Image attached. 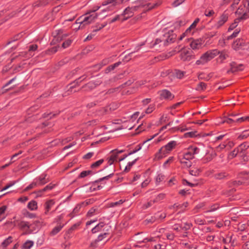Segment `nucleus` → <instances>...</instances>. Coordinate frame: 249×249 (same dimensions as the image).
Segmentation results:
<instances>
[{"instance_id":"nucleus-1","label":"nucleus","mask_w":249,"mask_h":249,"mask_svg":"<svg viewBox=\"0 0 249 249\" xmlns=\"http://www.w3.org/2000/svg\"><path fill=\"white\" fill-rule=\"evenodd\" d=\"M177 145V141H170L166 144L162 146L159 150L158 152L155 154L154 160H159L166 157L176 147Z\"/></svg>"},{"instance_id":"nucleus-2","label":"nucleus","mask_w":249,"mask_h":249,"mask_svg":"<svg viewBox=\"0 0 249 249\" xmlns=\"http://www.w3.org/2000/svg\"><path fill=\"white\" fill-rule=\"evenodd\" d=\"M11 223L14 226H17L20 230L25 231L28 234L36 232V230L34 229L33 225L28 222L18 219L11 221Z\"/></svg>"},{"instance_id":"nucleus-3","label":"nucleus","mask_w":249,"mask_h":249,"mask_svg":"<svg viewBox=\"0 0 249 249\" xmlns=\"http://www.w3.org/2000/svg\"><path fill=\"white\" fill-rule=\"evenodd\" d=\"M98 16V14L97 13L89 14L88 11L85 15L78 18L75 23L80 24L78 28H80V27L82 28V25L85 26L93 22L97 18Z\"/></svg>"},{"instance_id":"nucleus-4","label":"nucleus","mask_w":249,"mask_h":249,"mask_svg":"<svg viewBox=\"0 0 249 249\" xmlns=\"http://www.w3.org/2000/svg\"><path fill=\"white\" fill-rule=\"evenodd\" d=\"M129 0H105L102 2V6H107L102 9L101 12H108L114 10L116 7Z\"/></svg>"},{"instance_id":"nucleus-5","label":"nucleus","mask_w":249,"mask_h":249,"mask_svg":"<svg viewBox=\"0 0 249 249\" xmlns=\"http://www.w3.org/2000/svg\"><path fill=\"white\" fill-rule=\"evenodd\" d=\"M218 53L216 50H210L206 52L200 57L199 60L196 61V64H205L216 56L218 54Z\"/></svg>"},{"instance_id":"nucleus-6","label":"nucleus","mask_w":249,"mask_h":249,"mask_svg":"<svg viewBox=\"0 0 249 249\" xmlns=\"http://www.w3.org/2000/svg\"><path fill=\"white\" fill-rule=\"evenodd\" d=\"M113 175L114 174L111 173L94 181L89 187L90 191L93 192L102 189L106 183L105 181L112 178Z\"/></svg>"},{"instance_id":"nucleus-7","label":"nucleus","mask_w":249,"mask_h":249,"mask_svg":"<svg viewBox=\"0 0 249 249\" xmlns=\"http://www.w3.org/2000/svg\"><path fill=\"white\" fill-rule=\"evenodd\" d=\"M150 0H138L136 2V5L134 7H137V10L142 7H144L146 10H151L155 7L160 5L161 4L160 1L152 4L148 2Z\"/></svg>"},{"instance_id":"nucleus-8","label":"nucleus","mask_w":249,"mask_h":249,"mask_svg":"<svg viewBox=\"0 0 249 249\" xmlns=\"http://www.w3.org/2000/svg\"><path fill=\"white\" fill-rule=\"evenodd\" d=\"M124 151L123 150H118L117 149L112 150L107 159L108 165H111L114 162L119 161L118 156Z\"/></svg>"},{"instance_id":"nucleus-9","label":"nucleus","mask_w":249,"mask_h":249,"mask_svg":"<svg viewBox=\"0 0 249 249\" xmlns=\"http://www.w3.org/2000/svg\"><path fill=\"white\" fill-rule=\"evenodd\" d=\"M191 40L190 43V46L193 50H199L201 49L205 42V39L203 37H201L197 39L191 38Z\"/></svg>"},{"instance_id":"nucleus-10","label":"nucleus","mask_w":249,"mask_h":249,"mask_svg":"<svg viewBox=\"0 0 249 249\" xmlns=\"http://www.w3.org/2000/svg\"><path fill=\"white\" fill-rule=\"evenodd\" d=\"M99 221L100 222L92 229L91 232L92 233H95L100 231L103 228H104L103 230L106 231H108L110 229V226L106 225V224L103 221L102 218H100Z\"/></svg>"},{"instance_id":"nucleus-11","label":"nucleus","mask_w":249,"mask_h":249,"mask_svg":"<svg viewBox=\"0 0 249 249\" xmlns=\"http://www.w3.org/2000/svg\"><path fill=\"white\" fill-rule=\"evenodd\" d=\"M136 11H137V7H128L125 8V10L123 11V13L121 14L122 17V21H125L130 17H132L134 12Z\"/></svg>"},{"instance_id":"nucleus-12","label":"nucleus","mask_w":249,"mask_h":249,"mask_svg":"<svg viewBox=\"0 0 249 249\" xmlns=\"http://www.w3.org/2000/svg\"><path fill=\"white\" fill-rule=\"evenodd\" d=\"M236 148L238 150L240 156L243 157V159L244 161L248 160V157L245 152L249 148L248 143L246 142H244L240 144Z\"/></svg>"},{"instance_id":"nucleus-13","label":"nucleus","mask_w":249,"mask_h":249,"mask_svg":"<svg viewBox=\"0 0 249 249\" xmlns=\"http://www.w3.org/2000/svg\"><path fill=\"white\" fill-rule=\"evenodd\" d=\"M176 36L173 34V30H169L167 31V30H164V34L163 36V40L164 42L167 43L173 42L176 39Z\"/></svg>"},{"instance_id":"nucleus-14","label":"nucleus","mask_w":249,"mask_h":249,"mask_svg":"<svg viewBox=\"0 0 249 249\" xmlns=\"http://www.w3.org/2000/svg\"><path fill=\"white\" fill-rule=\"evenodd\" d=\"M160 98L162 100H171L174 98V95L171 92L167 90L163 89L159 92Z\"/></svg>"},{"instance_id":"nucleus-15","label":"nucleus","mask_w":249,"mask_h":249,"mask_svg":"<svg viewBox=\"0 0 249 249\" xmlns=\"http://www.w3.org/2000/svg\"><path fill=\"white\" fill-rule=\"evenodd\" d=\"M228 15L225 13H223L219 17L218 20L215 24L214 27L218 29L223 26L228 20Z\"/></svg>"},{"instance_id":"nucleus-16","label":"nucleus","mask_w":249,"mask_h":249,"mask_svg":"<svg viewBox=\"0 0 249 249\" xmlns=\"http://www.w3.org/2000/svg\"><path fill=\"white\" fill-rule=\"evenodd\" d=\"M38 186H42L49 181V179L46 174H42L35 179Z\"/></svg>"},{"instance_id":"nucleus-17","label":"nucleus","mask_w":249,"mask_h":249,"mask_svg":"<svg viewBox=\"0 0 249 249\" xmlns=\"http://www.w3.org/2000/svg\"><path fill=\"white\" fill-rule=\"evenodd\" d=\"M231 69L228 71V72L230 71L234 72L238 71H243L244 69V66L242 64H237L234 62H232L230 64Z\"/></svg>"},{"instance_id":"nucleus-18","label":"nucleus","mask_w":249,"mask_h":249,"mask_svg":"<svg viewBox=\"0 0 249 249\" xmlns=\"http://www.w3.org/2000/svg\"><path fill=\"white\" fill-rule=\"evenodd\" d=\"M101 83V81H98L96 82L91 81L90 82H89L88 84H86L82 88H85V90L89 91L95 88L97 86L99 85Z\"/></svg>"},{"instance_id":"nucleus-19","label":"nucleus","mask_w":249,"mask_h":249,"mask_svg":"<svg viewBox=\"0 0 249 249\" xmlns=\"http://www.w3.org/2000/svg\"><path fill=\"white\" fill-rule=\"evenodd\" d=\"M222 243L225 244V246L229 247L233 246L234 243V240H232V235H227L225 237L222 238Z\"/></svg>"},{"instance_id":"nucleus-20","label":"nucleus","mask_w":249,"mask_h":249,"mask_svg":"<svg viewBox=\"0 0 249 249\" xmlns=\"http://www.w3.org/2000/svg\"><path fill=\"white\" fill-rule=\"evenodd\" d=\"M216 155V151H213V149H212L211 152H209L206 154V156L203 159V161L204 163L208 162L215 158Z\"/></svg>"},{"instance_id":"nucleus-21","label":"nucleus","mask_w":249,"mask_h":249,"mask_svg":"<svg viewBox=\"0 0 249 249\" xmlns=\"http://www.w3.org/2000/svg\"><path fill=\"white\" fill-rule=\"evenodd\" d=\"M244 43V39L238 38L232 44V48L236 50L239 51L241 50L242 44Z\"/></svg>"},{"instance_id":"nucleus-22","label":"nucleus","mask_w":249,"mask_h":249,"mask_svg":"<svg viewBox=\"0 0 249 249\" xmlns=\"http://www.w3.org/2000/svg\"><path fill=\"white\" fill-rule=\"evenodd\" d=\"M64 226V225L63 224L59 223V225H58L53 229L50 233V235L51 236H54L56 235L62 230Z\"/></svg>"},{"instance_id":"nucleus-23","label":"nucleus","mask_w":249,"mask_h":249,"mask_svg":"<svg viewBox=\"0 0 249 249\" xmlns=\"http://www.w3.org/2000/svg\"><path fill=\"white\" fill-rule=\"evenodd\" d=\"M16 79H17V76H15V77H14L13 78H12V79L9 80L7 83H6L3 86L2 88L1 89V90H0V92L2 94H3V93H5L6 92L8 91V90L13 89V88H10L8 89H5V88L6 87H7L8 86H9V85H10L11 84H12L14 81H15L16 80Z\"/></svg>"},{"instance_id":"nucleus-24","label":"nucleus","mask_w":249,"mask_h":249,"mask_svg":"<svg viewBox=\"0 0 249 249\" xmlns=\"http://www.w3.org/2000/svg\"><path fill=\"white\" fill-rule=\"evenodd\" d=\"M180 58L184 61H190L192 58V56L190 55L188 51H182L180 53Z\"/></svg>"},{"instance_id":"nucleus-25","label":"nucleus","mask_w":249,"mask_h":249,"mask_svg":"<svg viewBox=\"0 0 249 249\" xmlns=\"http://www.w3.org/2000/svg\"><path fill=\"white\" fill-rule=\"evenodd\" d=\"M82 206L80 203L77 204L75 208L73 209L72 212L70 213V216L71 217H73L75 216L78 215L80 212V209Z\"/></svg>"},{"instance_id":"nucleus-26","label":"nucleus","mask_w":249,"mask_h":249,"mask_svg":"<svg viewBox=\"0 0 249 249\" xmlns=\"http://www.w3.org/2000/svg\"><path fill=\"white\" fill-rule=\"evenodd\" d=\"M188 203L187 202H185L183 203L182 204H175L172 207L176 209V210L180 209L181 211H184L185 208L188 207Z\"/></svg>"},{"instance_id":"nucleus-27","label":"nucleus","mask_w":249,"mask_h":249,"mask_svg":"<svg viewBox=\"0 0 249 249\" xmlns=\"http://www.w3.org/2000/svg\"><path fill=\"white\" fill-rule=\"evenodd\" d=\"M180 162L182 167L188 168L192 166V162L190 160H185L184 159H180Z\"/></svg>"},{"instance_id":"nucleus-28","label":"nucleus","mask_w":249,"mask_h":249,"mask_svg":"<svg viewBox=\"0 0 249 249\" xmlns=\"http://www.w3.org/2000/svg\"><path fill=\"white\" fill-rule=\"evenodd\" d=\"M54 204V201L53 200H49L45 204V214H47L51 210L52 206Z\"/></svg>"},{"instance_id":"nucleus-29","label":"nucleus","mask_w":249,"mask_h":249,"mask_svg":"<svg viewBox=\"0 0 249 249\" xmlns=\"http://www.w3.org/2000/svg\"><path fill=\"white\" fill-rule=\"evenodd\" d=\"M194 158V156L193 155V153H191L189 149H188V150L183 154L182 157L180 159H184L185 160H191L193 159Z\"/></svg>"},{"instance_id":"nucleus-30","label":"nucleus","mask_w":249,"mask_h":249,"mask_svg":"<svg viewBox=\"0 0 249 249\" xmlns=\"http://www.w3.org/2000/svg\"><path fill=\"white\" fill-rule=\"evenodd\" d=\"M238 155L240 156L239 152L238 150L236 147L231 152L228 154L227 158L228 160H231Z\"/></svg>"},{"instance_id":"nucleus-31","label":"nucleus","mask_w":249,"mask_h":249,"mask_svg":"<svg viewBox=\"0 0 249 249\" xmlns=\"http://www.w3.org/2000/svg\"><path fill=\"white\" fill-rule=\"evenodd\" d=\"M228 176V174L225 172L218 173L214 175V178L216 179H222L227 178Z\"/></svg>"},{"instance_id":"nucleus-32","label":"nucleus","mask_w":249,"mask_h":249,"mask_svg":"<svg viewBox=\"0 0 249 249\" xmlns=\"http://www.w3.org/2000/svg\"><path fill=\"white\" fill-rule=\"evenodd\" d=\"M121 62H117L113 65H110L108 67H107L106 69L105 70V72L106 73H107L111 71H113L114 70L116 67H118L120 64Z\"/></svg>"},{"instance_id":"nucleus-33","label":"nucleus","mask_w":249,"mask_h":249,"mask_svg":"<svg viewBox=\"0 0 249 249\" xmlns=\"http://www.w3.org/2000/svg\"><path fill=\"white\" fill-rule=\"evenodd\" d=\"M240 50L243 51L244 53L249 54V42H246L244 40V43L242 44Z\"/></svg>"},{"instance_id":"nucleus-34","label":"nucleus","mask_w":249,"mask_h":249,"mask_svg":"<svg viewBox=\"0 0 249 249\" xmlns=\"http://www.w3.org/2000/svg\"><path fill=\"white\" fill-rule=\"evenodd\" d=\"M27 207L31 211L36 210L37 208V202L34 200L29 202L28 204Z\"/></svg>"},{"instance_id":"nucleus-35","label":"nucleus","mask_w":249,"mask_h":249,"mask_svg":"<svg viewBox=\"0 0 249 249\" xmlns=\"http://www.w3.org/2000/svg\"><path fill=\"white\" fill-rule=\"evenodd\" d=\"M98 211V208L97 207H93L91 208L87 213V216L88 217H91L94 215L99 213V212L97 213Z\"/></svg>"},{"instance_id":"nucleus-36","label":"nucleus","mask_w":249,"mask_h":249,"mask_svg":"<svg viewBox=\"0 0 249 249\" xmlns=\"http://www.w3.org/2000/svg\"><path fill=\"white\" fill-rule=\"evenodd\" d=\"M207 88V85L204 82L199 83L196 86V89L198 91L205 90Z\"/></svg>"},{"instance_id":"nucleus-37","label":"nucleus","mask_w":249,"mask_h":249,"mask_svg":"<svg viewBox=\"0 0 249 249\" xmlns=\"http://www.w3.org/2000/svg\"><path fill=\"white\" fill-rule=\"evenodd\" d=\"M138 158L135 159L132 161L128 162L127 165L125 166L124 171L127 172L129 171L132 167L135 164L136 161L138 160Z\"/></svg>"},{"instance_id":"nucleus-38","label":"nucleus","mask_w":249,"mask_h":249,"mask_svg":"<svg viewBox=\"0 0 249 249\" xmlns=\"http://www.w3.org/2000/svg\"><path fill=\"white\" fill-rule=\"evenodd\" d=\"M12 241L13 237L12 236H9L2 242L1 245L6 249L7 247L12 242Z\"/></svg>"},{"instance_id":"nucleus-39","label":"nucleus","mask_w":249,"mask_h":249,"mask_svg":"<svg viewBox=\"0 0 249 249\" xmlns=\"http://www.w3.org/2000/svg\"><path fill=\"white\" fill-rule=\"evenodd\" d=\"M226 145L225 144L224 142L221 143L220 144H219L218 146H217L214 150L213 149V151H216V152H220L222 151L224 149L226 148Z\"/></svg>"},{"instance_id":"nucleus-40","label":"nucleus","mask_w":249,"mask_h":249,"mask_svg":"<svg viewBox=\"0 0 249 249\" xmlns=\"http://www.w3.org/2000/svg\"><path fill=\"white\" fill-rule=\"evenodd\" d=\"M104 161V159H100L91 164L90 167L92 169H96L99 167Z\"/></svg>"},{"instance_id":"nucleus-41","label":"nucleus","mask_w":249,"mask_h":249,"mask_svg":"<svg viewBox=\"0 0 249 249\" xmlns=\"http://www.w3.org/2000/svg\"><path fill=\"white\" fill-rule=\"evenodd\" d=\"M33 241L31 240H28L23 244L22 246V248L24 249H30L33 246Z\"/></svg>"},{"instance_id":"nucleus-42","label":"nucleus","mask_w":249,"mask_h":249,"mask_svg":"<svg viewBox=\"0 0 249 249\" xmlns=\"http://www.w3.org/2000/svg\"><path fill=\"white\" fill-rule=\"evenodd\" d=\"M122 19V17L121 14V15H117L115 16V17L112 18H109L108 19V23L109 24H111L112 23H113L117 20H121Z\"/></svg>"},{"instance_id":"nucleus-43","label":"nucleus","mask_w":249,"mask_h":249,"mask_svg":"<svg viewBox=\"0 0 249 249\" xmlns=\"http://www.w3.org/2000/svg\"><path fill=\"white\" fill-rule=\"evenodd\" d=\"M249 136V133L248 131H243L237 137V139L239 140H242L246 139Z\"/></svg>"},{"instance_id":"nucleus-44","label":"nucleus","mask_w":249,"mask_h":249,"mask_svg":"<svg viewBox=\"0 0 249 249\" xmlns=\"http://www.w3.org/2000/svg\"><path fill=\"white\" fill-rule=\"evenodd\" d=\"M49 0H40L34 4V6H42L46 5L48 3Z\"/></svg>"},{"instance_id":"nucleus-45","label":"nucleus","mask_w":249,"mask_h":249,"mask_svg":"<svg viewBox=\"0 0 249 249\" xmlns=\"http://www.w3.org/2000/svg\"><path fill=\"white\" fill-rule=\"evenodd\" d=\"M94 202L93 199H86L83 202L80 203V204L82 207H86L89 205L91 204Z\"/></svg>"},{"instance_id":"nucleus-46","label":"nucleus","mask_w":249,"mask_h":249,"mask_svg":"<svg viewBox=\"0 0 249 249\" xmlns=\"http://www.w3.org/2000/svg\"><path fill=\"white\" fill-rule=\"evenodd\" d=\"M107 22H105L101 25L98 24L95 27V29H94L93 30V33H96L97 32L99 31L104 27H105L106 26H107Z\"/></svg>"},{"instance_id":"nucleus-47","label":"nucleus","mask_w":249,"mask_h":249,"mask_svg":"<svg viewBox=\"0 0 249 249\" xmlns=\"http://www.w3.org/2000/svg\"><path fill=\"white\" fill-rule=\"evenodd\" d=\"M240 31V29H235V30L233 32V33L231 36H229L227 37V39L230 40L232 39L233 38L236 37L238 36V34L239 33Z\"/></svg>"},{"instance_id":"nucleus-48","label":"nucleus","mask_w":249,"mask_h":249,"mask_svg":"<svg viewBox=\"0 0 249 249\" xmlns=\"http://www.w3.org/2000/svg\"><path fill=\"white\" fill-rule=\"evenodd\" d=\"M164 179V176L161 174H158L156 177V182L157 184H159Z\"/></svg>"},{"instance_id":"nucleus-49","label":"nucleus","mask_w":249,"mask_h":249,"mask_svg":"<svg viewBox=\"0 0 249 249\" xmlns=\"http://www.w3.org/2000/svg\"><path fill=\"white\" fill-rule=\"evenodd\" d=\"M188 149L191 153H193L194 156L195 154H197L199 152V149L196 146H190Z\"/></svg>"},{"instance_id":"nucleus-50","label":"nucleus","mask_w":249,"mask_h":249,"mask_svg":"<svg viewBox=\"0 0 249 249\" xmlns=\"http://www.w3.org/2000/svg\"><path fill=\"white\" fill-rule=\"evenodd\" d=\"M92 173V171L90 170L88 171H82L80 175H79V178H84L88 175L91 174Z\"/></svg>"},{"instance_id":"nucleus-51","label":"nucleus","mask_w":249,"mask_h":249,"mask_svg":"<svg viewBox=\"0 0 249 249\" xmlns=\"http://www.w3.org/2000/svg\"><path fill=\"white\" fill-rule=\"evenodd\" d=\"M195 222L197 225H203L205 224V220L200 217H196Z\"/></svg>"},{"instance_id":"nucleus-52","label":"nucleus","mask_w":249,"mask_h":249,"mask_svg":"<svg viewBox=\"0 0 249 249\" xmlns=\"http://www.w3.org/2000/svg\"><path fill=\"white\" fill-rule=\"evenodd\" d=\"M36 186H38V185L36 183L35 180L34 179L33 182H32L30 184H29L28 186L26 187V188L25 189V191H28Z\"/></svg>"},{"instance_id":"nucleus-53","label":"nucleus","mask_w":249,"mask_h":249,"mask_svg":"<svg viewBox=\"0 0 249 249\" xmlns=\"http://www.w3.org/2000/svg\"><path fill=\"white\" fill-rule=\"evenodd\" d=\"M155 108V106L153 104H150L145 111L146 114H150L152 112Z\"/></svg>"},{"instance_id":"nucleus-54","label":"nucleus","mask_w":249,"mask_h":249,"mask_svg":"<svg viewBox=\"0 0 249 249\" xmlns=\"http://www.w3.org/2000/svg\"><path fill=\"white\" fill-rule=\"evenodd\" d=\"M219 204H214L212 205L210 207V209L206 211L205 212L209 213V212H214V211H216V210H217L219 208Z\"/></svg>"},{"instance_id":"nucleus-55","label":"nucleus","mask_w":249,"mask_h":249,"mask_svg":"<svg viewBox=\"0 0 249 249\" xmlns=\"http://www.w3.org/2000/svg\"><path fill=\"white\" fill-rule=\"evenodd\" d=\"M237 123H241L245 121L249 122V116L239 118L236 120Z\"/></svg>"},{"instance_id":"nucleus-56","label":"nucleus","mask_w":249,"mask_h":249,"mask_svg":"<svg viewBox=\"0 0 249 249\" xmlns=\"http://www.w3.org/2000/svg\"><path fill=\"white\" fill-rule=\"evenodd\" d=\"M229 57L228 54L225 52H221L219 56V59L221 62H223Z\"/></svg>"},{"instance_id":"nucleus-57","label":"nucleus","mask_w":249,"mask_h":249,"mask_svg":"<svg viewBox=\"0 0 249 249\" xmlns=\"http://www.w3.org/2000/svg\"><path fill=\"white\" fill-rule=\"evenodd\" d=\"M224 142L226 145V147H228L230 149L233 147L235 145L234 142L231 141H225Z\"/></svg>"},{"instance_id":"nucleus-58","label":"nucleus","mask_w":249,"mask_h":249,"mask_svg":"<svg viewBox=\"0 0 249 249\" xmlns=\"http://www.w3.org/2000/svg\"><path fill=\"white\" fill-rule=\"evenodd\" d=\"M166 213H158L156 214V216L157 219L162 220L166 217Z\"/></svg>"},{"instance_id":"nucleus-59","label":"nucleus","mask_w":249,"mask_h":249,"mask_svg":"<svg viewBox=\"0 0 249 249\" xmlns=\"http://www.w3.org/2000/svg\"><path fill=\"white\" fill-rule=\"evenodd\" d=\"M165 197V195L164 194H160L158 195L154 199V201L156 202H159L160 200H163Z\"/></svg>"},{"instance_id":"nucleus-60","label":"nucleus","mask_w":249,"mask_h":249,"mask_svg":"<svg viewBox=\"0 0 249 249\" xmlns=\"http://www.w3.org/2000/svg\"><path fill=\"white\" fill-rule=\"evenodd\" d=\"M185 24V22L184 20H178L175 23V28H179V27L184 25Z\"/></svg>"},{"instance_id":"nucleus-61","label":"nucleus","mask_w":249,"mask_h":249,"mask_svg":"<svg viewBox=\"0 0 249 249\" xmlns=\"http://www.w3.org/2000/svg\"><path fill=\"white\" fill-rule=\"evenodd\" d=\"M223 123H228L229 124H231L233 123H236V120H234L233 119L230 118H225L224 119L223 122Z\"/></svg>"},{"instance_id":"nucleus-62","label":"nucleus","mask_w":249,"mask_h":249,"mask_svg":"<svg viewBox=\"0 0 249 249\" xmlns=\"http://www.w3.org/2000/svg\"><path fill=\"white\" fill-rule=\"evenodd\" d=\"M192 227L191 223L186 222L184 223V226L182 227L181 229L184 231L189 230Z\"/></svg>"},{"instance_id":"nucleus-63","label":"nucleus","mask_w":249,"mask_h":249,"mask_svg":"<svg viewBox=\"0 0 249 249\" xmlns=\"http://www.w3.org/2000/svg\"><path fill=\"white\" fill-rule=\"evenodd\" d=\"M107 231H106L104 232L103 233H101L100 235H98L96 240L97 241H101L103 239L107 237V235L108 234Z\"/></svg>"},{"instance_id":"nucleus-64","label":"nucleus","mask_w":249,"mask_h":249,"mask_svg":"<svg viewBox=\"0 0 249 249\" xmlns=\"http://www.w3.org/2000/svg\"><path fill=\"white\" fill-rule=\"evenodd\" d=\"M176 76L179 79H181L183 78L184 75V72L179 70H177L175 72Z\"/></svg>"}]
</instances>
